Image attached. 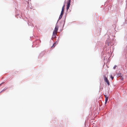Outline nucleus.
<instances>
[{
    "mask_svg": "<svg viewBox=\"0 0 127 127\" xmlns=\"http://www.w3.org/2000/svg\"><path fill=\"white\" fill-rule=\"evenodd\" d=\"M58 27L57 26H56L53 34V36L54 38H55L56 37V35L58 32Z\"/></svg>",
    "mask_w": 127,
    "mask_h": 127,
    "instance_id": "1",
    "label": "nucleus"
},
{
    "mask_svg": "<svg viewBox=\"0 0 127 127\" xmlns=\"http://www.w3.org/2000/svg\"><path fill=\"white\" fill-rule=\"evenodd\" d=\"M104 80L107 83L108 86H109L110 85L109 82L107 79V78L105 76H104Z\"/></svg>",
    "mask_w": 127,
    "mask_h": 127,
    "instance_id": "2",
    "label": "nucleus"
},
{
    "mask_svg": "<svg viewBox=\"0 0 127 127\" xmlns=\"http://www.w3.org/2000/svg\"><path fill=\"white\" fill-rule=\"evenodd\" d=\"M70 0H69L67 3V10H68L69 8L70 5Z\"/></svg>",
    "mask_w": 127,
    "mask_h": 127,
    "instance_id": "3",
    "label": "nucleus"
},
{
    "mask_svg": "<svg viewBox=\"0 0 127 127\" xmlns=\"http://www.w3.org/2000/svg\"><path fill=\"white\" fill-rule=\"evenodd\" d=\"M65 4H64L63 6L62 10V12H64V10Z\"/></svg>",
    "mask_w": 127,
    "mask_h": 127,
    "instance_id": "4",
    "label": "nucleus"
},
{
    "mask_svg": "<svg viewBox=\"0 0 127 127\" xmlns=\"http://www.w3.org/2000/svg\"><path fill=\"white\" fill-rule=\"evenodd\" d=\"M108 97H106L105 99V103H106L108 100Z\"/></svg>",
    "mask_w": 127,
    "mask_h": 127,
    "instance_id": "5",
    "label": "nucleus"
},
{
    "mask_svg": "<svg viewBox=\"0 0 127 127\" xmlns=\"http://www.w3.org/2000/svg\"><path fill=\"white\" fill-rule=\"evenodd\" d=\"M56 45V43L55 42L53 44V46L51 47L52 48L53 47H54Z\"/></svg>",
    "mask_w": 127,
    "mask_h": 127,
    "instance_id": "6",
    "label": "nucleus"
},
{
    "mask_svg": "<svg viewBox=\"0 0 127 127\" xmlns=\"http://www.w3.org/2000/svg\"><path fill=\"white\" fill-rule=\"evenodd\" d=\"M64 12H63L61 11L60 15H61L63 16L64 14Z\"/></svg>",
    "mask_w": 127,
    "mask_h": 127,
    "instance_id": "7",
    "label": "nucleus"
},
{
    "mask_svg": "<svg viewBox=\"0 0 127 127\" xmlns=\"http://www.w3.org/2000/svg\"><path fill=\"white\" fill-rule=\"evenodd\" d=\"M62 16H63L61 15H60V17H59V19H61V18H62Z\"/></svg>",
    "mask_w": 127,
    "mask_h": 127,
    "instance_id": "8",
    "label": "nucleus"
},
{
    "mask_svg": "<svg viewBox=\"0 0 127 127\" xmlns=\"http://www.w3.org/2000/svg\"><path fill=\"white\" fill-rule=\"evenodd\" d=\"M117 66H116V65H115L113 67V69H115L116 67Z\"/></svg>",
    "mask_w": 127,
    "mask_h": 127,
    "instance_id": "9",
    "label": "nucleus"
},
{
    "mask_svg": "<svg viewBox=\"0 0 127 127\" xmlns=\"http://www.w3.org/2000/svg\"><path fill=\"white\" fill-rule=\"evenodd\" d=\"M111 78L112 79V80L114 78V77L112 76V75H111Z\"/></svg>",
    "mask_w": 127,
    "mask_h": 127,
    "instance_id": "10",
    "label": "nucleus"
},
{
    "mask_svg": "<svg viewBox=\"0 0 127 127\" xmlns=\"http://www.w3.org/2000/svg\"><path fill=\"white\" fill-rule=\"evenodd\" d=\"M121 79H122V80H123V78L122 77V76H121Z\"/></svg>",
    "mask_w": 127,
    "mask_h": 127,
    "instance_id": "11",
    "label": "nucleus"
},
{
    "mask_svg": "<svg viewBox=\"0 0 127 127\" xmlns=\"http://www.w3.org/2000/svg\"><path fill=\"white\" fill-rule=\"evenodd\" d=\"M104 96H105V98H106V97H108V96H107L106 95H104Z\"/></svg>",
    "mask_w": 127,
    "mask_h": 127,
    "instance_id": "12",
    "label": "nucleus"
},
{
    "mask_svg": "<svg viewBox=\"0 0 127 127\" xmlns=\"http://www.w3.org/2000/svg\"><path fill=\"white\" fill-rule=\"evenodd\" d=\"M1 85V84L0 85Z\"/></svg>",
    "mask_w": 127,
    "mask_h": 127,
    "instance_id": "13",
    "label": "nucleus"
}]
</instances>
